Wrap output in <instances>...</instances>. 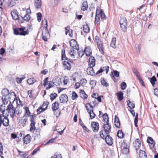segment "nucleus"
<instances>
[{"label":"nucleus","instance_id":"45","mask_svg":"<svg viewBox=\"0 0 158 158\" xmlns=\"http://www.w3.org/2000/svg\"><path fill=\"white\" fill-rule=\"evenodd\" d=\"M98 13L99 15H101V17L102 19H105L106 17L105 15L104 12L102 11V10H98Z\"/></svg>","mask_w":158,"mask_h":158},{"label":"nucleus","instance_id":"15","mask_svg":"<svg viewBox=\"0 0 158 158\" xmlns=\"http://www.w3.org/2000/svg\"><path fill=\"white\" fill-rule=\"evenodd\" d=\"M133 145L135 148H143V145L141 144L139 139H136L133 143Z\"/></svg>","mask_w":158,"mask_h":158},{"label":"nucleus","instance_id":"60","mask_svg":"<svg viewBox=\"0 0 158 158\" xmlns=\"http://www.w3.org/2000/svg\"><path fill=\"white\" fill-rule=\"evenodd\" d=\"M121 146L122 148H128L127 143L124 142H122L121 143Z\"/></svg>","mask_w":158,"mask_h":158},{"label":"nucleus","instance_id":"21","mask_svg":"<svg viewBox=\"0 0 158 158\" xmlns=\"http://www.w3.org/2000/svg\"><path fill=\"white\" fill-rule=\"evenodd\" d=\"M147 142L148 143L151 145V146H150V148H152L154 147L155 143L154 140L152 138L150 137H148Z\"/></svg>","mask_w":158,"mask_h":158},{"label":"nucleus","instance_id":"6","mask_svg":"<svg viewBox=\"0 0 158 158\" xmlns=\"http://www.w3.org/2000/svg\"><path fill=\"white\" fill-rule=\"evenodd\" d=\"M127 21L125 17L122 18L120 21V24L122 30L125 32L127 30Z\"/></svg>","mask_w":158,"mask_h":158},{"label":"nucleus","instance_id":"36","mask_svg":"<svg viewBox=\"0 0 158 158\" xmlns=\"http://www.w3.org/2000/svg\"><path fill=\"white\" fill-rule=\"evenodd\" d=\"M127 105L130 109H132L135 108V104L132 102H131L129 100L127 102Z\"/></svg>","mask_w":158,"mask_h":158},{"label":"nucleus","instance_id":"53","mask_svg":"<svg viewBox=\"0 0 158 158\" xmlns=\"http://www.w3.org/2000/svg\"><path fill=\"white\" fill-rule=\"evenodd\" d=\"M89 84L91 86V88H93L96 85V81L94 80H91L90 81Z\"/></svg>","mask_w":158,"mask_h":158},{"label":"nucleus","instance_id":"47","mask_svg":"<svg viewBox=\"0 0 158 158\" xmlns=\"http://www.w3.org/2000/svg\"><path fill=\"white\" fill-rule=\"evenodd\" d=\"M80 82L81 85L84 86L87 83V81L85 79H83L80 80Z\"/></svg>","mask_w":158,"mask_h":158},{"label":"nucleus","instance_id":"35","mask_svg":"<svg viewBox=\"0 0 158 158\" xmlns=\"http://www.w3.org/2000/svg\"><path fill=\"white\" fill-rule=\"evenodd\" d=\"M80 94L81 95V97L84 99H85L87 98V95L85 93V92L83 90H81L80 92Z\"/></svg>","mask_w":158,"mask_h":158},{"label":"nucleus","instance_id":"17","mask_svg":"<svg viewBox=\"0 0 158 158\" xmlns=\"http://www.w3.org/2000/svg\"><path fill=\"white\" fill-rule=\"evenodd\" d=\"M35 7L37 9H40L41 7L42 2L41 0H34Z\"/></svg>","mask_w":158,"mask_h":158},{"label":"nucleus","instance_id":"30","mask_svg":"<svg viewBox=\"0 0 158 158\" xmlns=\"http://www.w3.org/2000/svg\"><path fill=\"white\" fill-rule=\"evenodd\" d=\"M59 103L57 102H55L52 104V109L53 111L57 110L59 108Z\"/></svg>","mask_w":158,"mask_h":158},{"label":"nucleus","instance_id":"28","mask_svg":"<svg viewBox=\"0 0 158 158\" xmlns=\"http://www.w3.org/2000/svg\"><path fill=\"white\" fill-rule=\"evenodd\" d=\"M114 125L117 128H119L120 127V122L118 118L116 116H115L114 118Z\"/></svg>","mask_w":158,"mask_h":158},{"label":"nucleus","instance_id":"5","mask_svg":"<svg viewBox=\"0 0 158 158\" xmlns=\"http://www.w3.org/2000/svg\"><path fill=\"white\" fill-rule=\"evenodd\" d=\"M43 25H45V31L44 30L42 31L43 36L42 38L43 40L45 41H47L48 38L49 36V34L47 30V22L46 20H43Z\"/></svg>","mask_w":158,"mask_h":158},{"label":"nucleus","instance_id":"29","mask_svg":"<svg viewBox=\"0 0 158 158\" xmlns=\"http://www.w3.org/2000/svg\"><path fill=\"white\" fill-rule=\"evenodd\" d=\"M74 49L73 50H70L69 52V54L73 58H75V56H77V53L76 51L74 50Z\"/></svg>","mask_w":158,"mask_h":158},{"label":"nucleus","instance_id":"46","mask_svg":"<svg viewBox=\"0 0 158 158\" xmlns=\"http://www.w3.org/2000/svg\"><path fill=\"white\" fill-rule=\"evenodd\" d=\"M117 136L119 138H122L123 137L124 134L122 131L119 130L118 131Z\"/></svg>","mask_w":158,"mask_h":158},{"label":"nucleus","instance_id":"49","mask_svg":"<svg viewBox=\"0 0 158 158\" xmlns=\"http://www.w3.org/2000/svg\"><path fill=\"white\" fill-rule=\"evenodd\" d=\"M18 151L19 152V154H20L21 156H22L23 158L27 156V152H21L18 150Z\"/></svg>","mask_w":158,"mask_h":158},{"label":"nucleus","instance_id":"59","mask_svg":"<svg viewBox=\"0 0 158 158\" xmlns=\"http://www.w3.org/2000/svg\"><path fill=\"white\" fill-rule=\"evenodd\" d=\"M89 107H90L91 108V110H93V106H92L89 103H87L85 105V107L86 108V109L87 111H89L90 110L88 108Z\"/></svg>","mask_w":158,"mask_h":158},{"label":"nucleus","instance_id":"48","mask_svg":"<svg viewBox=\"0 0 158 158\" xmlns=\"http://www.w3.org/2000/svg\"><path fill=\"white\" fill-rule=\"evenodd\" d=\"M121 151L123 153L127 154L129 152V149H121Z\"/></svg>","mask_w":158,"mask_h":158},{"label":"nucleus","instance_id":"33","mask_svg":"<svg viewBox=\"0 0 158 158\" xmlns=\"http://www.w3.org/2000/svg\"><path fill=\"white\" fill-rule=\"evenodd\" d=\"M83 31L84 32L87 33L89 32L90 29L87 24L83 25Z\"/></svg>","mask_w":158,"mask_h":158},{"label":"nucleus","instance_id":"7","mask_svg":"<svg viewBox=\"0 0 158 158\" xmlns=\"http://www.w3.org/2000/svg\"><path fill=\"white\" fill-rule=\"evenodd\" d=\"M94 40L97 43L98 47L100 51L102 53H104L103 48L102 46V42L100 40L99 37L96 36L95 37Z\"/></svg>","mask_w":158,"mask_h":158},{"label":"nucleus","instance_id":"16","mask_svg":"<svg viewBox=\"0 0 158 158\" xmlns=\"http://www.w3.org/2000/svg\"><path fill=\"white\" fill-rule=\"evenodd\" d=\"M60 100L61 103L66 102L68 100V96L65 94L61 95L60 97Z\"/></svg>","mask_w":158,"mask_h":158},{"label":"nucleus","instance_id":"32","mask_svg":"<svg viewBox=\"0 0 158 158\" xmlns=\"http://www.w3.org/2000/svg\"><path fill=\"white\" fill-rule=\"evenodd\" d=\"M98 10L97 8L96 10V15L95 18V23L96 24L98 22L100 19V15L98 13Z\"/></svg>","mask_w":158,"mask_h":158},{"label":"nucleus","instance_id":"57","mask_svg":"<svg viewBox=\"0 0 158 158\" xmlns=\"http://www.w3.org/2000/svg\"><path fill=\"white\" fill-rule=\"evenodd\" d=\"M78 97L77 94L75 92H73L72 94V98L73 100H74Z\"/></svg>","mask_w":158,"mask_h":158},{"label":"nucleus","instance_id":"51","mask_svg":"<svg viewBox=\"0 0 158 158\" xmlns=\"http://www.w3.org/2000/svg\"><path fill=\"white\" fill-rule=\"evenodd\" d=\"M119 72L116 70H114L113 74V77L114 78V77H118L119 76Z\"/></svg>","mask_w":158,"mask_h":158},{"label":"nucleus","instance_id":"38","mask_svg":"<svg viewBox=\"0 0 158 158\" xmlns=\"http://www.w3.org/2000/svg\"><path fill=\"white\" fill-rule=\"evenodd\" d=\"M117 95L118 96V99L119 101H121L123 97V93L121 91L119 92L117 94Z\"/></svg>","mask_w":158,"mask_h":158},{"label":"nucleus","instance_id":"61","mask_svg":"<svg viewBox=\"0 0 158 158\" xmlns=\"http://www.w3.org/2000/svg\"><path fill=\"white\" fill-rule=\"evenodd\" d=\"M0 109L3 113V114H4V112L5 111V106L3 105H2L0 108Z\"/></svg>","mask_w":158,"mask_h":158},{"label":"nucleus","instance_id":"24","mask_svg":"<svg viewBox=\"0 0 158 158\" xmlns=\"http://www.w3.org/2000/svg\"><path fill=\"white\" fill-rule=\"evenodd\" d=\"M64 68L67 70H69L71 69V65L67 61H64L63 63Z\"/></svg>","mask_w":158,"mask_h":158},{"label":"nucleus","instance_id":"1","mask_svg":"<svg viewBox=\"0 0 158 158\" xmlns=\"http://www.w3.org/2000/svg\"><path fill=\"white\" fill-rule=\"evenodd\" d=\"M2 100L3 103L4 105L7 104L10 100H12L15 98V94L13 92L11 93L9 92L8 90L6 89H3L2 91Z\"/></svg>","mask_w":158,"mask_h":158},{"label":"nucleus","instance_id":"12","mask_svg":"<svg viewBox=\"0 0 158 158\" xmlns=\"http://www.w3.org/2000/svg\"><path fill=\"white\" fill-rule=\"evenodd\" d=\"M105 138L106 142L108 145H111L113 142V140L112 138L109 135H105Z\"/></svg>","mask_w":158,"mask_h":158},{"label":"nucleus","instance_id":"62","mask_svg":"<svg viewBox=\"0 0 158 158\" xmlns=\"http://www.w3.org/2000/svg\"><path fill=\"white\" fill-rule=\"evenodd\" d=\"M16 0H11L10 1V3L9 4V6L11 7H12L15 6L16 4Z\"/></svg>","mask_w":158,"mask_h":158},{"label":"nucleus","instance_id":"52","mask_svg":"<svg viewBox=\"0 0 158 158\" xmlns=\"http://www.w3.org/2000/svg\"><path fill=\"white\" fill-rule=\"evenodd\" d=\"M121 87L122 90L125 89L127 87L126 83L124 82H123L121 84Z\"/></svg>","mask_w":158,"mask_h":158},{"label":"nucleus","instance_id":"13","mask_svg":"<svg viewBox=\"0 0 158 158\" xmlns=\"http://www.w3.org/2000/svg\"><path fill=\"white\" fill-rule=\"evenodd\" d=\"M52 84L54 85H59L61 83L60 79L59 77H55L52 80Z\"/></svg>","mask_w":158,"mask_h":158},{"label":"nucleus","instance_id":"27","mask_svg":"<svg viewBox=\"0 0 158 158\" xmlns=\"http://www.w3.org/2000/svg\"><path fill=\"white\" fill-rule=\"evenodd\" d=\"M88 7V5L87 1H84L82 4L81 10L83 11L87 9Z\"/></svg>","mask_w":158,"mask_h":158},{"label":"nucleus","instance_id":"41","mask_svg":"<svg viewBox=\"0 0 158 158\" xmlns=\"http://www.w3.org/2000/svg\"><path fill=\"white\" fill-rule=\"evenodd\" d=\"M62 59V60H68V58L66 57L65 55V51L64 50H62L61 51Z\"/></svg>","mask_w":158,"mask_h":158},{"label":"nucleus","instance_id":"20","mask_svg":"<svg viewBox=\"0 0 158 158\" xmlns=\"http://www.w3.org/2000/svg\"><path fill=\"white\" fill-rule=\"evenodd\" d=\"M95 64V60L93 56H91L89 60V64L91 67H94Z\"/></svg>","mask_w":158,"mask_h":158},{"label":"nucleus","instance_id":"26","mask_svg":"<svg viewBox=\"0 0 158 158\" xmlns=\"http://www.w3.org/2000/svg\"><path fill=\"white\" fill-rule=\"evenodd\" d=\"M140 158H147V155L145 151L140 150L139 153Z\"/></svg>","mask_w":158,"mask_h":158},{"label":"nucleus","instance_id":"31","mask_svg":"<svg viewBox=\"0 0 158 158\" xmlns=\"http://www.w3.org/2000/svg\"><path fill=\"white\" fill-rule=\"evenodd\" d=\"M31 128L30 130L31 131H32L33 130L35 129V123L33 121V117L31 120Z\"/></svg>","mask_w":158,"mask_h":158},{"label":"nucleus","instance_id":"19","mask_svg":"<svg viewBox=\"0 0 158 158\" xmlns=\"http://www.w3.org/2000/svg\"><path fill=\"white\" fill-rule=\"evenodd\" d=\"M31 140V137L29 134L27 135L23 138L24 143L27 144L30 143Z\"/></svg>","mask_w":158,"mask_h":158},{"label":"nucleus","instance_id":"50","mask_svg":"<svg viewBox=\"0 0 158 158\" xmlns=\"http://www.w3.org/2000/svg\"><path fill=\"white\" fill-rule=\"evenodd\" d=\"M30 18L31 17L29 15L26 14L23 17V19L24 20L28 22L30 19Z\"/></svg>","mask_w":158,"mask_h":158},{"label":"nucleus","instance_id":"4","mask_svg":"<svg viewBox=\"0 0 158 158\" xmlns=\"http://www.w3.org/2000/svg\"><path fill=\"white\" fill-rule=\"evenodd\" d=\"M26 28L22 27L19 29H14V33L15 35H28L29 31L27 30L24 31Z\"/></svg>","mask_w":158,"mask_h":158},{"label":"nucleus","instance_id":"39","mask_svg":"<svg viewBox=\"0 0 158 158\" xmlns=\"http://www.w3.org/2000/svg\"><path fill=\"white\" fill-rule=\"evenodd\" d=\"M150 81L152 86L154 87L155 84V82L156 81V77L155 76H153L150 78Z\"/></svg>","mask_w":158,"mask_h":158},{"label":"nucleus","instance_id":"2","mask_svg":"<svg viewBox=\"0 0 158 158\" xmlns=\"http://www.w3.org/2000/svg\"><path fill=\"white\" fill-rule=\"evenodd\" d=\"M103 130H102L100 132V135L101 138L103 139L105 135H108L111 132V126L108 123L103 125Z\"/></svg>","mask_w":158,"mask_h":158},{"label":"nucleus","instance_id":"55","mask_svg":"<svg viewBox=\"0 0 158 158\" xmlns=\"http://www.w3.org/2000/svg\"><path fill=\"white\" fill-rule=\"evenodd\" d=\"M25 77L22 78H19L18 77L16 78V81L18 83H20L22 82L23 80L25 79Z\"/></svg>","mask_w":158,"mask_h":158},{"label":"nucleus","instance_id":"25","mask_svg":"<svg viewBox=\"0 0 158 158\" xmlns=\"http://www.w3.org/2000/svg\"><path fill=\"white\" fill-rule=\"evenodd\" d=\"M27 118L23 116L21 117L19 119V122L23 125H24L26 124V122H27Z\"/></svg>","mask_w":158,"mask_h":158},{"label":"nucleus","instance_id":"56","mask_svg":"<svg viewBox=\"0 0 158 158\" xmlns=\"http://www.w3.org/2000/svg\"><path fill=\"white\" fill-rule=\"evenodd\" d=\"M138 113H137L134 120L135 125L136 127H137V124L138 121Z\"/></svg>","mask_w":158,"mask_h":158},{"label":"nucleus","instance_id":"9","mask_svg":"<svg viewBox=\"0 0 158 158\" xmlns=\"http://www.w3.org/2000/svg\"><path fill=\"white\" fill-rule=\"evenodd\" d=\"M7 116H4V119H3L2 117H1V115H0V126L2 123L5 126H7L8 125L9 121L7 118Z\"/></svg>","mask_w":158,"mask_h":158},{"label":"nucleus","instance_id":"58","mask_svg":"<svg viewBox=\"0 0 158 158\" xmlns=\"http://www.w3.org/2000/svg\"><path fill=\"white\" fill-rule=\"evenodd\" d=\"M37 19L38 22H40L41 21L42 18V14L40 13H38L37 14Z\"/></svg>","mask_w":158,"mask_h":158},{"label":"nucleus","instance_id":"18","mask_svg":"<svg viewBox=\"0 0 158 158\" xmlns=\"http://www.w3.org/2000/svg\"><path fill=\"white\" fill-rule=\"evenodd\" d=\"M65 34L66 35H67L68 33H69V35L72 37L73 36V31L72 29H70V28L69 27H65Z\"/></svg>","mask_w":158,"mask_h":158},{"label":"nucleus","instance_id":"14","mask_svg":"<svg viewBox=\"0 0 158 158\" xmlns=\"http://www.w3.org/2000/svg\"><path fill=\"white\" fill-rule=\"evenodd\" d=\"M11 14L13 19H17L19 18L18 12L16 10H13L11 12Z\"/></svg>","mask_w":158,"mask_h":158},{"label":"nucleus","instance_id":"8","mask_svg":"<svg viewBox=\"0 0 158 158\" xmlns=\"http://www.w3.org/2000/svg\"><path fill=\"white\" fill-rule=\"evenodd\" d=\"M48 77H47L44 80V84L43 85L46 86V89H48L54 86L52 82L48 81Z\"/></svg>","mask_w":158,"mask_h":158},{"label":"nucleus","instance_id":"43","mask_svg":"<svg viewBox=\"0 0 158 158\" xmlns=\"http://www.w3.org/2000/svg\"><path fill=\"white\" fill-rule=\"evenodd\" d=\"M102 117L104 121L107 123L109 122V118L107 114L105 113L103 115Z\"/></svg>","mask_w":158,"mask_h":158},{"label":"nucleus","instance_id":"11","mask_svg":"<svg viewBox=\"0 0 158 158\" xmlns=\"http://www.w3.org/2000/svg\"><path fill=\"white\" fill-rule=\"evenodd\" d=\"M70 45L73 49H76L77 52L78 51V50L79 49V47L75 40L73 39L71 40L70 42Z\"/></svg>","mask_w":158,"mask_h":158},{"label":"nucleus","instance_id":"54","mask_svg":"<svg viewBox=\"0 0 158 158\" xmlns=\"http://www.w3.org/2000/svg\"><path fill=\"white\" fill-rule=\"evenodd\" d=\"M57 95L56 93H54L51 94L50 95V97L52 101H53L54 100L56 97Z\"/></svg>","mask_w":158,"mask_h":158},{"label":"nucleus","instance_id":"44","mask_svg":"<svg viewBox=\"0 0 158 158\" xmlns=\"http://www.w3.org/2000/svg\"><path fill=\"white\" fill-rule=\"evenodd\" d=\"M35 81L36 80L33 78H30L27 80V82L29 85L33 84Z\"/></svg>","mask_w":158,"mask_h":158},{"label":"nucleus","instance_id":"40","mask_svg":"<svg viewBox=\"0 0 158 158\" xmlns=\"http://www.w3.org/2000/svg\"><path fill=\"white\" fill-rule=\"evenodd\" d=\"M89 114L90 117L91 119H92L94 118L95 114L93 112L92 110H90L89 111H87Z\"/></svg>","mask_w":158,"mask_h":158},{"label":"nucleus","instance_id":"37","mask_svg":"<svg viewBox=\"0 0 158 158\" xmlns=\"http://www.w3.org/2000/svg\"><path fill=\"white\" fill-rule=\"evenodd\" d=\"M116 38H113L112 39L110 44V46L113 48H116Z\"/></svg>","mask_w":158,"mask_h":158},{"label":"nucleus","instance_id":"10","mask_svg":"<svg viewBox=\"0 0 158 158\" xmlns=\"http://www.w3.org/2000/svg\"><path fill=\"white\" fill-rule=\"evenodd\" d=\"M91 127L94 132L97 131L99 129V124L97 122H92L91 123Z\"/></svg>","mask_w":158,"mask_h":158},{"label":"nucleus","instance_id":"3","mask_svg":"<svg viewBox=\"0 0 158 158\" xmlns=\"http://www.w3.org/2000/svg\"><path fill=\"white\" fill-rule=\"evenodd\" d=\"M9 103L7 106V108L6 111L8 112V114H6L7 116L10 115L11 118H13L15 113V109L11 103L10 102H9Z\"/></svg>","mask_w":158,"mask_h":158},{"label":"nucleus","instance_id":"34","mask_svg":"<svg viewBox=\"0 0 158 158\" xmlns=\"http://www.w3.org/2000/svg\"><path fill=\"white\" fill-rule=\"evenodd\" d=\"M43 107L44 104H43L42 106L37 109V112L38 114H40L42 112L44 111L45 110L46 108H47V106H46L45 108H44Z\"/></svg>","mask_w":158,"mask_h":158},{"label":"nucleus","instance_id":"22","mask_svg":"<svg viewBox=\"0 0 158 158\" xmlns=\"http://www.w3.org/2000/svg\"><path fill=\"white\" fill-rule=\"evenodd\" d=\"M84 52L87 56H90L92 54V51L89 47H86L84 50Z\"/></svg>","mask_w":158,"mask_h":158},{"label":"nucleus","instance_id":"64","mask_svg":"<svg viewBox=\"0 0 158 158\" xmlns=\"http://www.w3.org/2000/svg\"><path fill=\"white\" fill-rule=\"evenodd\" d=\"M25 110L26 112V114L28 116H29L30 114V112L29 110V108L28 107L25 108Z\"/></svg>","mask_w":158,"mask_h":158},{"label":"nucleus","instance_id":"63","mask_svg":"<svg viewBox=\"0 0 158 158\" xmlns=\"http://www.w3.org/2000/svg\"><path fill=\"white\" fill-rule=\"evenodd\" d=\"M62 156L61 154H55L53 156H52L51 158H61Z\"/></svg>","mask_w":158,"mask_h":158},{"label":"nucleus","instance_id":"23","mask_svg":"<svg viewBox=\"0 0 158 158\" xmlns=\"http://www.w3.org/2000/svg\"><path fill=\"white\" fill-rule=\"evenodd\" d=\"M93 67L90 66L87 69V73L88 75L93 76L94 74Z\"/></svg>","mask_w":158,"mask_h":158},{"label":"nucleus","instance_id":"42","mask_svg":"<svg viewBox=\"0 0 158 158\" xmlns=\"http://www.w3.org/2000/svg\"><path fill=\"white\" fill-rule=\"evenodd\" d=\"M101 82L102 84L105 87L108 86L109 85V84L106 82L105 80L103 78L101 79Z\"/></svg>","mask_w":158,"mask_h":158}]
</instances>
